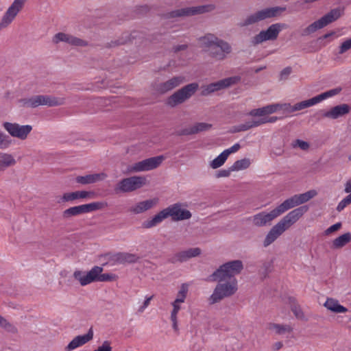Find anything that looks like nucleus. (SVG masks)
Returning <instances> with one entry per match:
<instances>
[{
	"label": "nucleus",
	"instance_id": "nucleus-57",
	"mask_svg": "<svg viewBox=\"0 0 351 351\" xmlns=\"http://www.w3.org/2000/svg\"><path fill=\"white\" fill-rule=\"evenodd\" d=\"M292 69L291 67L285 68L280 73V80H286L291 73Z\"/></svg>",
	"mask_w": 351,
	"mask_h": 351
},
{
	"label": "nucleus",
	"instance_id": "nucleus-62",
	"mask_svg": "<svg viewBox=\"0 0 351 351\" xmlns=\"http://www.w3.org/2000/svg\"><path fill=\"white\" fill-rule=\"evenodd\" d=\"M265 66L258 68V69H256V72H258V71H260L261 70H262V69H265Z\"/></svg>",
	"mask_w": 351,
	"mask_h": 351
},
{
	"label": "nucleus",
	"instance_id": "nucleus-55",
	"mask_svg": "<svg viewBox=\"0 0 351 351\" xmlns=\"http://www.w3.org/2000/svg\"><path fill=\"white\" fill-rule=\"evenodd\" d=\"M279 110H282L287 113H292L295 112V110H293V106H291L290 104L287 103L279 104Z\"/></svg>",
	"mask_w": 351,
	"mask_h": 351
},
{
	"label": "nucleus",
	"instance_id": "nucleus-43",
	"mask_svg": "<svg viewBox=\"0 0 351 351\" xmlns=\"http://www.w3.org/2000/svg\"><path fill=\"white\" fill-rule=\"evenodd\" d=\"M291 147L293 149L299 148L302 151H307L310 148V144L307 141L301 139H295L291 142Z\"/></svg>",
	"mask_w": 351,
	"mask_h": 351
},
{
	"label": "nucleus",
	"instance_id": "nucleus-53",
	"mask_svg": "<svg viewBox=\"0 0 351 351\" xmlns=\"http://www.w3.org/2000/svg\"><path fill=\"white\" fill-rule=\"evenodd\" d=\"M303 195L304 199L306 202H308L310 199H313L317 195V192L315 189L309 190L305 193H302Z\"/></svg>",
	"mask_w": 351,
	"mask_h": 351
},
{
	"label": "nucleus",
	"instance_id": "nucleus-19",
	"mask_svg": "<svg viewBox=\"0 0 351 351\" xmlns=\"http://www.w3.org/2000/svg\"><path fill=\"white\" fill-rule=\"evenodd\" d=\"M215 9L213 5H206L184 8L172 12V16H188L211 12Z\"/></svg>",
	"mask_w": 351,
	"mask_h": 351
},
{
	"label": "nucleus",
	"instance_id": "nucleus-32",
	"mask_svg": "<svg viewBox=\"0 0 351 351\" xmlns=\"http://www.w3.org/2000/svg\"><path fill=\"white\" fill-rule=\"evenodd\" d=\"M182 304H183L178 303L175 301L171 303L172 309L170 313V320L172 323V328L175 332H178L179 330L178 315L182 308Z\"/></svg>",
	"mask_w": 351,
	"mask_h": 351
},
{
	"label": "nucleus",
	"instance_id": "nucleus-2",
	"mask_svg": "<svg viewBox=\"0 0 351 351\" xmlns=\"http://www.w3.org/2000/svg\"><path fill=\"white\" fill-rule=\"evenodd\" d=\"M199 47L209 52L210 56L219 61H223L232 53V45L213 34H206L198 39Z\"/></svg>",
	"mask_w": 351,
	"mask_h": 351
},
{
	"label": "nucleus",
	"instance_id": "nucleus-1",
	"mask_svg": "<svg viewBox=\"0 0 351 351\" xmlns=\"http://www.w3.org/2000/svg\"><path fill=\"white\" fill-rule=\"evenodd\" d=\"M308 209L306 206H300L284 216L267 233L263 241V246L268 247L276 241L285 231L295 224L307 212Z\"/></svg>",
	"mask_w": 351,
	"mask_h": 351
},
{
	"label": "nucleus",
	"instance_id": "nucleus-16",
	"mask_svg": "<svg viewBox=\"0 0 351 351\" xmlns=\"http://www.w3.org/2000/svg\"><path fill=\"white\" fill-rule=\"evenodd\" d=\"M27 0H14L3 14L0 22V29L7 27L22 10Z\"/></svg>",
	"mask_w": 351,
	"mask_h": 351
},
{
	"label": "nucleus",
	"instance_id": "nucleus-3",
	"mask_svg": "<svg viewBox=\"0 0 351 351\" xmlns=\"http://www.w3.org/2000/svg\"><path fill=\"white\" fill-rule=\"evenodd\" d=\"M102 271L103 268L101 267L94 266L89 271L75 270L73 276L83 287L94 282H111L118 278V276L114 274H102Z\"/></svg>",
	"mask_w": 351,
	"mask_h": 351
},
{
	"label": "nucleus",
	"instance_id": "nucleus-39",
	"mask_svg": "<svg viewBox=\"0 0 351 351\" xmlns=\"http://www.w3.org/2000/svg\"><path fill=\"white\" fill-rule=\"evenodd\" d=\"M189 292V285L186 283L182 284L180 287L179 291L177 293L176 297L173 301L184 304L186 299V296Z\"/></svg>",
	"mask_w": 351,
	"mask_h": 351
},
{
	"label": "nucleus",
	"instance_id": "nucleus-56",
	"mask_svg": "<svg viewBox=\"0 0 351 351\" xmlns=\"http://www.w3.org/2000/svg\"><path fill=\"white\" fill-rule=\"evenodd\" d=\"M232 171H231V167L229 169H221L217 171L216 176L217 178H227L230 176Z\"/></svg>",
	"mask_w": 351,
	"mask_h": 351
},
{
	"label": "nucleus",
	"instance_id": "nucleus-8",
	"mask_svg": "<svg viewBox=\"0 0 351 351\" xmlns=\"http://www.w3.org/2000/svg\"><path fill=\"white\" fill-rule=\"evenodd\" d=\"M147 184V179L143 176H133L121 179L116 184L117 193H131L137 191Z\"/></svg>",
	"mask_w": 351,
	"mask_h": 351
},
{
	"label": "nucleus",
	"instance_id": "nucleus-34",
	"mask_svg": "<svg viewBox=\"0 0 351 351\" xmlns=\"http://www.w3.org/2000/svg\"><path fill=\"white\" fill-rule=\"evenodd\" d=\"M351 241V233L346 232L335 239L331 243V247L335 250H338L343 247Z\"/></svg>",
	"mask_w": 351,
	"mask_h": 351
},
{
	"label": "nucleus",
	"instance_id": "nucleus-50",
	"mask_svg": "<svg viewBox=\"0 0 351 351\" xmlns=\"http://www.w3.org/2000/svg\"><path fill=\"white\" fill-rule=\"evenodd\" d=\"M110 341H104L101 346L93 351H112V347Z\"/></svg>",
	"mask_w": 351,
	"mask_h": 351
},
{
	"label": "nucleus",
	"instance_id": "nucleus-33",
	"mask_svg": "<svg viewBox=\"0 0 351 351\" xmlns=\"http://www.w3.org/2000/svg\"><path fill=\"white\" fill-rule=\"evenodd\" d=\"M298 203L297 201V198L295 195L291 196V197L285 199L282 203L278 205L276 208L278 210L280 216L285 213L287 210L293 208L295 206H298Z\"/></svg>",
	"mask_w": 351,
	"mask_h": 351
},
{
	"label": "nucleus",
	"instance_id": "nucleus-20",
	"mask_svg": "<svg viewBox=\"0 0 351 351\" xmlns=\"http://www.w3.org/2000/svg\"><path fill=\"white\" fill-rule=\"evenodd\" d=\"M279 216L280 215L275 208L269 213L261 212L254 215L251 217V221L255 226L263 227L269 224Z\"/></svg>",
	"mask_w": 351,
	"mask_h": 351
},
{
	"label": "nucleus",
	"instance_id": "nucleus-61",
	"mask_svg": "<svg viewBox=\"0 0 351 351\" xmlns=\"http://www.w3.org/2000/svg\"><path fill=\"white\" fill-rule=\"evenodd\" d=\"M282 343L281 341H278V342H276L274 345H273V348L275 350H280V348H282Z\"/></svg>",
	"mask_w": 351,
	"mask_h": 351
},
{
	"label": "nucleus",
	"instance_id": "nucleus-11",
	"mask_svg": "<svg viewBox=\"0 0 351 351\" xmlns=\"http://www.w3.org/2000/svg\"><path fill=\"white\" fill-rule=\"evenodd\" d=\"M285 28H286V25L284 23L272 24L267 29L261 30L258 34L253 36L251 42L254 45H257L266 41L275 40L280 32Z\"/></svg>",
	"mask_w": 351,
	"mask_h": 351
},
{
	"label": "nucleus",
	"instance_id": "nucleus-42",
	"mask_svg": "<svg viewBox=\"0 0 351 351\" xmlns=\"http://www.w3.org/2000/svg\"><path fill=\"white\" fill-rule=\"evenodd\" d=\"M12 144L10 137L0 130V149H8Z\"/></svg>",
	"mask_w": 351,
	"mask_h": 351
},
{
	"label": "nucleus",
	"instance_id": "nucleus-36",
	"mask_svg": "<svg viewBox=\"0 0 351 351\" xmlns=\"http://www.w3.org/2000/svg\"><path fill=\"white\" fill-rule=\"evenodd\" d=\"M16 164L14 156L8 153H0V171Z\"/></svg>",
	"mask_w": 351,
	"mask_h": 351
},
{
	"label": "nucleus",
	"instance_id": "nucleus-7",
	"mask_svg": "<svg viewBox=\"0 0 351 351\" xmlns=\"http://www.w3.org/2000/svg\"><path fill=\"white\" fill-rule=\"evenodd\" d=\"M64 102L62 97L44 95H34L20 100L21 105L27 108H36L39 106H57L63 105Z\"/></svg>",
	"mask_w": 351,
	"mask_h": 351
},
{
	"label": "nucleus",
	"instance_id": "nucleus-45",
	"mask_svg": "<svg viewBox=\"0 0 351 351\" xmlns=\"http://www.w3.org/2000/svg\"><path fill=\"white\" fill-rule=\"evenodd\" d=\"M249 115L252 117H259L258 119L263 118V117H267L266 115V110L265 106L256 109H253L249 112Z\"/></svg>",
	"mask_w": 351,
	"mask_h": 351
},
{
	"label": "nucleus",
	"instance_id": "nucleus-12",
	"mask_svg": "<svg viewBox=\"0 0 351 351\" xmlns=\"http://www.w3.org/2000/svg\"><path fill=\"white\" fill-rule=\"evenodd\" d=\"M198 88L199 85L197 83H191L184 86L168 97L167 104L171 107H175L182 104L189 99Z\"/></svg>",
	"mask_w": 351,
	"mask_h": 351
},
{
	"label": "nucleus",
	"instance_id": "nucleus-41",
	"mask_svg": "<svg viewBox=\"0 0 351 351\" xmlns=\"http://www.w3.org/2000/svg\"><path fill=\"white\" fill-rule=\"evenodd\" d=\"M0 328L11 333H16V327L0 314Z\"/></svg>",
	"mask_w": 351,
	"mask_h": 351
},
{
	"label": "nucleus",
	"instance_id": "nucleus-5",
	"mask_svg": "<svg viewBox=\"0 0 351 351\" xmlns=\"http://www.w3.org/2000/svg\"><path fill=\"white\" fill-rule=\"evenodd\" d=\"M244 265L242 261L237 259L228 261L221 265L211 275L213 280H221L225 278H235L234 276L240 274L243 270Z\"/></svg>",
	"mask_w": 351,
	"mask_h": 351
},
{
	"label": "nucleus",
	"instance_id": "nucleus-24",
	"mask_svg": "<svg viewBox=\"0 0 351 351\" xmlns=\"http://www.w3.org/2000/svg\"><path fill=\"white\" fill-rule=\"evenodd\" d=\"M184 82V77L182 76L173 77L167 81L158 84L156 90L159 93H165L176 88Z\"/></svg>",
	"mask_w": 351,
	"mask_h": 351
},
{
	"label": "nucleus",
	"instance_id": "nucleus-40",
	"mask_svg": "<svg viewBox=\"0 0 351 351\" xmlns=\"http://www.w3.org/2000/svg\"><path fill=\"white\" fill-rule=\"evenodd\" d=\"M228 158V157L223 151L219 156L209 162V166L213 169H218L224 165Z\"/></svg>",
	"mask_w": 351,
	"mask_h": 351
},
{
	"label": "nucleus",
	"instance_id": "nucleus-49",
	"mask_svg": "<svg viewBox=\"0 0 351 351\" xmlns=\"http://www.w3.org/2000/svg\"><path fill=\"white\" fill-rule=\"evenodd\" d=\"M338 36L336 35L335 32H331L330 33L324 34L323 36H321L318 38V41L323 42L325 39H329V40L326 43H323L322 46H326L328 43L332 41L333 39L337 38Z\"/></svg>",
	"mask_w": 351,
	"mask_h": 351
},
{
	"label": "nucleus",
	"instance_id": "nucleus-28",
	"mask_svg": "<svg viewBox=\"0 0 351 351\" xmlns=\"http://www.w3.org/2000/svg\"><path fill=\"white\" fill-rule=\"evenodd\" d=\"M169 212L167 208L162 210L153 217L144 221L143 226L145 228H152L160 224L163 220L169 217Z\"/></svg>",
	"mask_w": 351,
	"mask_h": 351
},
{
	"label": "nucleus",
	"instance_id": "nucleus-22",
	"mask_svg": "<svg viewBox=\"0 0 351 351\" xmlns=\"http://www.w3.org/2000/svg\"><path fill=\"white\" fill-rule=\"evenodd\" d=\"M169 215L173 221H182L191 217V212L181 204H174L167 207Z\"/></svg>",
	"mask_w": 351,
	"mask_h": 351
},
{
	"label": "nucleus",
	"instance_id": "nucleus-54",
	"mask_svg": "<svg viewBox=\"0 0 351 351\" xmlns=\"http://www.w3.org/2000/svg\"><path fill=\"white\" fill-rule=\"evenodd\" d=\"M265 108L266 113L267 115L280 111L279 110V104H273L267 105V106H265Z\"/></svg>",
	"mask_w": 351,
	"mask_h": 351
},
{
	"label": "nucleus",
	"instance_id": "nucleus-52",
	"mask_svg": "<svg viewBox=\"0 0 351 351\" xmlns=\"http://www.w3.org/2000/svg\"><path fill=\"white\" fill-rule=\"evenodd\" d=\"M241 149V145L239 143H235L230 147L223 150V152L228 157L230 154L237 152Z\"/></svg>",
	"mask_w": 351,
	"mask_h": 351
},
{
	"label": "nucleus",
	"instance_id": "nucleus-29",
	"mask_svg": "<svg viewBox=\"0 0 351 351\" xmlns=\"http://www.w3.org/2000/svg\"><path fill=\"white\" fill-rule=\"evenodd\" d=\"M277 120H278L277 117H263L261 119H253L245 124L241 125L239 126V130L243 131L247 130L252 128L258 127L267 123H275Z\"/></svg>",
	"mask_w": 351,
	"mask_h": 351
},
{
	"label": "nucleus",
	"instance_id": "nucleus-63",
	"mask_svg": "<svg viewBox=\"0 0 351 351\" xmlns=\"http://www.w3.org/2000/svg\"><path fill=\"white\" fill-rule=\"evenodd\" d=\"M348 160L351 161V154L348 156Z\"/></svg>",
	"mask_w": 351,
	"mask_h": 351
},
{
	"label": "nucleus",
	"instance_id": "nucleus-58",
	"mask_svg": "<svg viewBox=\"0 0 351 351\" xmlns=\"http://www.w3.org/2000/svg\"><path fill=\"white\" fill-rule=\"evenodd\" d=\"M293 313H294L295 316L300 319H304V314L303 311L298 307H295L293 309Z\"/></svg>",
	"mask_w": 351,
	"mask_h": 351
},
{
	"label": "nucleus",
	"instance_id": "nucleus-4",
	"mask_svg": "<svg viewBox=\"0 0 351 351\" xmlns=\"http://www.w3.org/2000/svg\"><path fill=\"white\" fill-rule=\"evenodd\" d=\"M218 281L213 293L208 298V302L210 304L218 303L225 298L234 295L239 289L237 278H225Z\"/></svg>",
	"mask_w": 351,
	"mask_h": 351
},
{
	"label": "nucleus",
	"instance_id": "nucleus-44",
	"mask_svg": "<svg viewBox=\"0 0 351 351\" xmlns=\"http://www.w3.org/2000/svg\"><path fill=\"white\" fill-rule=\"evenodd\" d=\"M348 195L343 197L337 204V210L341 212L346 207L351 204V193H348Z\"/></svg>",
	"mask_w": 351,
	"mask_h": 351
},
{
	"label": "nucleus",
	"instance_id": "nucleus-15",
	"mask_svg": "<svg viewBox=\"0 0 351 351\" xmlns=\"http://www.w3.org/2000/svg\"><path fill=\"white\" fill-rule=\"evenodd\" d=\"M241 81V77L239 75L231 76L219 80L215 82L210 83L208 85L202 86V94L203 95H208L216 91H219L233 85L237 84Z\"/></svg>",
	"mask_w": 351,
	"mask_h": 351
},
{
	"label": "nucleus",
	"instance_id": "nucleus-23",
	"mask_svg": "<svg viewBox=\"0 0 351 351\" xmlns=\"http://www.w3.org/2000/svg\"><path fill=\"white\" fill-rule=\"evenodd\" d=\"M53 42L56 44L64 42L73 46H85L86 45V41L63 32H59L55 34L53 37Z\"/></svg>",
	"mask_w": 351,
	"mask_h": 351
},
{
	"label": "nucleus",
	"instance_id": "nucleus-38",
	"mask_svg": "<svg viewBox=\"0 0 351 351\" xmlns=\"http://www.w3.org/2000/svg\"><path fill=\"white\" fill-rule=\"evenodd\" d=\"M211 125L207 123H196L185 130L186 134H193L208 130Z\"/></svg>",
	"mask_w": 351,
	"mask_h": 351
},
{
	"label": "nucleus",
	"instance_id": "nucleus-60",
	"mask_svg": "<svg viewBox=\"0 0 351 351\" xmlns=\"http://www.w3.org/2000/svg\"><path fill=\"white\" fill-rule=\"evenodd\" d=\"M295 196H296V198H297V201H298V205H301L302 204L306 203V202L304 201L303 195H302V193L296 194Z\"/></svg>",
	"mask_w": 351,
	"mask_h": 351
},
{
	"label": "nucleus",
	"instance_id": "nucleus-30",
	"mask_svg": "<svg viewBox=\"0 0 351 351\" xmlns=\"http://www.w3.org/2000/svg\"><path fill=\"white\" fill-rule=\"evenodd\" d=\"M202 252V249L198 247H191L180 252L176 257L180 262H185L190 258L199 256Z\"/></svg>",
	"mask_w": 351,
	"mask_h": 351
},
{
	"label": "nucleus",
	"instance_id": "nucleus-21",
	"mask_svg": "<svg viewBox=\"0 0 351 351\" xmlns=\"http://www.w3.org/2000/svg\"><path fill=\"white\" fill-rule=\"evenodd\" d=\"M350 111V107L348 104H343L335 106L329 110H321L322 117L330 119H337L348 114Z\"/></svg>",
	"mask_w": 351,
	"mask_h": 351
},
{
	"label": "nucleus",
	"instance_id": "nucleus-18",
	"mask_svg": "<svg viewBox=\"0 0 351 351\" xmlns=\"http://www.w3.org/2000/svg\"><path fill=\"white\" fill-rule=\"evenodd\" d=\"M95 197V192L91 191H75L64 193L60 197L59 203L73 202L78 199H90Z\"/></svg>",
	"mask_w": 351,
	"mask_h": 351
},
{
	"label": "nucleus",
	"instance_id": "nucleus-13",
	"mask_svg": "<svg viewBox=\"0 0 351 351\" xmlns=\"http://www.w3.org/2000/svg\"><path fill=\"white\" fill-rule=\"evenodd\" d=\"M342 14L339 8L332 10L319 20L313 22L304 29V34L308 35L337 20Z\"/></svg>",
	"mask_w": 351,
	"mask_h": 351
},
{
	"label": "nucleus",
	"instance_id": "nucleus-25",
	"mask_svg": "<svg viewBox=\"0 0 351 351\" xmlns=\"http://www.w3.org/2000/svg\"><path fill=\"white\" fill-rule=\"evenodd\" d=\"M158 203V199L156 197L145 199L133 205L132 207H130V211L135 215L141 214L152 209L156 206Z\"/></svg>",
	"mask_w": 351,
	"mask_h": 351
},
{
	"label": "nucleus",
	"instance_id": "nucleus-27",
	"mask_svg": "<svg viewBox=\"0 0 351 351\" xmlns=\"http://www.w3.org/2000/svg\"><path fill=\"white\" fill-rule=\"evenodd\" d=\"M108 177L106 173L87 174L84 176H77L75 180L77 183L83 185L94 184L97 182L103 181Z\"/></svg>",
	"mask_w": 351,
	"mask_h": 351
},
{
	"label": "nucleus",
	"instance_id": "nucleus-6",
	"mask_svg": "<svg viewBox=\"0 0 351 351\" xmlns=\"http://www.w3.org/2000/svg\"><path fill=\"white\" fill-rule=\"evenodd\" d=\"M285 10V8L282 7H271L257 10L247 15L239 25L241 27H246L277 16Z\"/></svg>",
	"mask_w": 351,
	"mask_h": 351
},
{
	"label": "nucleus",
	"instance_id": "nucleus-48",
	"mask_svg": "<svg viewBox=\"0 0 351 351\" xmlns=\"http://www.w3.org/2000/svg\"><path fill=\"white\" fill-rule=\"evenodd\" d=\"M351 49V37L345 40L339 47V53L343 54L347 51Z\"/></svg>",
	"mask_w": 351,
	"mask_h": 351
},
{
	"label": "nucleus",
	"instance_id": "nucleus-26",
	"mask_svg": "<svg viewBox=\"0 0 351 351\" xmlns=\"http://www.w3.org/2000/svg\"><path fill=\"white\" fill-rule=\"evenodd\" d=\"M93 338V330L92 328H90L88 332L83 335H78L73 339V340L67 345L66 348V351H72L78 347H80Z\"/></svg>",
	"mask_w": 351,
	"mask_h": 351
},
{
	"label": "nucleus",
	"instance_id": "nucleus-10",
	"mask_svg": "<svg viewBox=\"0 0 351 351\" xmlns=\"http://www.w3.org/2000/svg\"><path fill=\"white\" fill-rule=\"evenodd\" d=\"M165 158L163 156H157L134 162L128 166L126 173H136L149 171L158 168Z\"/></svg>",
	"mask_w": 351,
	"mask_h": 351
},
{
	"label": "nucleus",
	"instance_id": "nucleus-46",
	"mask_svg": "<svg viewBox=\"0 0 351 351\" xmlns=\"http://www.w3.org/2000/svg\"><path fill=\"white\" fill-rule=\"evenodd\" d=\"M153 298L154 295H146L142 304H141L138 306V312L139 313H143L145 311V309L149 306L150 302Z\"/></svg>",
	"mask_w": 351,
	"mask_h": 351
},
{
	"label": "nucleus",
	"instance_id": "nucleus-17",
	"mask_svg": "<svg viewBox=\"0 0 351 351\" xmlns=\"http://www.w3.org/2000/svg\"><path fill=\"white\" fill-rule=\"evenodd\" d=\"M3 127L11 136L23 141L27 138L32 130L30 125H19L16 123L4 122Z\"/></svg>",
	"mask_w": 351,
	"mask_h": 351
},
{
	"label": "nucleus",
	"instance_id": "nucleus-14",
	"mask_svg": "<svg viewBox=\"0 0 351 351\" xmlns=\"http://www.w3.org/2000/svg\"><path fill=\"white\" fill-rule=\"evenodd\" d=\"M341 91V88L337 87L335 88L330 89L328 91L322 93L315 97H313L309 99L304 100L300 102H298L293 105V110L300 111L303 109L313 106L317 105V104L321 103L324 100H326L328 98L332 97Z\"/></svg>",
	"mask_w": 351,
	"mask_h": 351
},
{
	"label": "nucleus",
	"instance_id": "nucleus-31",
	"mask_svg": "<svg viewBox=\"0 0 351 351\" xmlns=\"http://www.w3.org/2000/svg\"><path fill=\"white\" fill-rule=\"evenodd\" d=\"M324 306L330 312L335 313H344L348 308L339 304V301L332 298H328L324 304Z\"/></svg>",
	"mask_w": 351,
	"mask_h": 351
},
{
	"label": "nucleus",
	"instance_id": "nucleus-9",
	"mask_svg": "<svg viewBox=\"0 0 351 351\" xmlns=\"http://www.w3.org/2000/svg\"><path fill=\"white\" fill-rule=\"evenodd\" d=\"M106 207H108L106 202H93L88 204L70 207L63 211L62 216L65 219H69L72 217L103 210Z\"/></svg>",
	"mask_w": 351,
	"mask_h": 351
},
{
	"label": "nucleus",
	"instance_id": "nucleus-59",
	"mask_svg": "<svg viewBox=\"0 0 351 351\" xmlns=\"http://www.w3.org/2000/svg\"><path fill=\"white\" fill-rule=\"evenodd\" d=\"M343 191L345 193H351V177L345 182Z\"/></svg>",
	"mask_w": 351,
	"mask_h": 351
},
{
	"label": "nucleus",
	"instance_id": "nucleus-51",
	"mask_svg": "<svg viewBox=\"0 0 351 351\" xmlns=\"http://www.w3.org/2000/svg\"><path fill=\"white\" fill-rule=\"evenodd\" d=\"M120 256H121V258L123 261L128 262V263H134V262H136V260L138 259V257L136 255L132 254L125 253V254H122Z\"/></svg>",
	"mask_w": 351,
	"mask_h": 351
},
{
	"label": "nucleus",
	"instance_id": "nucleus-47",
	"mask_svg": "<svg viewBox=\"0 0 351 351\" xmlns=\"http://www.w3.org/2000/svg\"><path fill=\"white\" fill-rule=\"evenodd\" d=\"M342 226V224L340 222H338V223H336L332 226H330L329 228H328L327 229H326L324 230V235L325 236H329V235H331L332 234H333L334 232L338 231L339 230H340V228H341Z\"/></svg>",
	"mask_w": 351,
	"mask_h": 351
},
{
	"label": "nucleus",
	"instance_id": "nucleus-35",
	"mask_svg": "<svg viewBox=\"0 0 351 351\" xmlns=\"http://www.w3.org/2000/svg\"><path fill=\"white\" fill-rule=\"evenodd\" d=\"M267 329L277 335H284L293 331V327L289 324L269 323Z\"/></svg>",
	"mask_w": 351,
	"mask_h": 351
},
{
	"label": "nucleus",
	"instance_id": "nucleus-37",
	"mask_svg": "<svg viewBox=\"0 0 351 351\" xmlns=\"http://www.w3.org/2000/svg\"><path fill=\"white\" fill-rule=\"evenodd\" d=\"M252 165V160L249 158H243L236 160L231 166V171H240L248 169Z\"/></svg>",
	"mask_w": 351,
	"mask_h": 351
}]
</instances>
